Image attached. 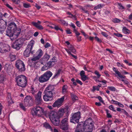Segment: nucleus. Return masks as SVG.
Segmentation results:
<instances>
[{"mask_svg":"<svg viewBox=\"0 0 132 132\" xmlns=\"http://www.w3.org/2000/svg\"><path fill=\"white\" fill-rule=\"evenodd\" d=\"M67 110L66 109L61 108L59 109L57 113L54 111H51L50 112L49 118L53 125L56 126L59 125L60 122V118L63 116Z\"/></svg>","mask_w":132,"mask_h":132,"instance_id":"1","label":"nucleus"},{"mask_svg":"<svg viewBox=\"0 0 132 132\" xmlns=\"http://www.w3.org/2000/svg\"><path fill=\"white\" fill-rule=\"evenodd\" d=\"M83 122L82 127L86 132H92L94 127L93 122L90 118H89Z\"/></svg>","mask_w":132,"mask_h":132,"instance_id":"2","label":"nucleus"},{"mask_svg":"<svg viewBox=\"0 0 132 132\" xmlns=\"http://www.w3.org/2000/svg\"><path fill=\"white\" fill-rule=\"evenodd\" d=\"M15 81L17 85L22 87H25L27 84V78L26 77L23 75H20L15 78Z\"/></svg>","mask_w":132,"mask_h":132,"instance_id":"3","label":"nucleus"},{"mask_svg":"<svg viewBox=\"0 0 132 132\" xmlns=\"http://www.w3.org/2000/svg\"><path fill=\"white\" fill-rule=\"evenodd\" d=\"M52 75V73L50 71H47L40 76L38 80L41 83L46 82L49 80Z\"/></svg>","mask_w":132,"mask_h":132,"instance_id":"4","label":"nucleus"},{"mask_svg":"<svg viewBox=\"0 0 132 132\" xmlns=\"http://www.w3.org/2000/svg\"><path fill=\"white\" fill-rule=\"evenodd\" d=\"M44 111L43 108L39 106H36L32 109L31 112L33 115L40 117L43 114Z\"/></svg>","mask_w":132,"mask_h":132,"instance_id":"5","label":"nucleus"},{"mask_svg":"<svg viewBox=\"0 0 132 132\" xmlns=\"http://www.w3.org/2000/svg\"><path fill=\"white\" fill-rule=\"evenodd\" d=\"M66 115V117L62 120L60 126V128L64 130H67L69 127L68 116L69 115V113L68 112H67Z\"/></svg>","mask_w":132,"mask_h":132,"instance_id":"6","label":"nucleus"},{"mask_svg":"<svg viewBox=\"0 0 132 132\" xmlns=\"http://www.w3.org/2000/svg\"><path fill=\"white\" fill-rule=\"evenodd\" d=\"M34 44V41H31L29 43L23 53L24 56L26 57H28L29 56L30 53L32 49Z\"/></svg>","mask_w":132,"mask_h":132,"instance_id":"7","label":"nucleus"},{"mask_svg":"<svg viewBox=\"0 0 132 132\" xmlns=\"http://www.w3.org/2000/svg\"><path fill=\"white\" fill-rule=\"evenodd\" d=\"M43 55L42 50L39 49L37 51L36 54L33 56V57L31 59L32 62L35 63V62H38V60Z\"/></svg>","mask_w":132,"mask_h":132,"instance_id":"8","label":"nucleus"},{"mask_svg":"<svg viewBox=\"0 0 132 132\" xmlns=\"http://www.w3.org/2000/svg\"><path fill=\"white\" fill-rule=\"evenodd\" d=\"M80 117V113L78 112L74 114L70 118V122L73 123L79 122V119Z\"/></svg>","mask_w":132,"mask_h":132,"instance_id":"9","label":"nucleus"},{"mask_svg":"<svg viewBox=\"0 0 132 132\" xmlns=\"http://www.w3.org/2000/svg\"><path fill=\"white\" fill-rule=\"evenodd\" d=\"M23 45L22 40L21 39L16 40L12 45V47L17 50H19Z\"/></svg>","mask_w":132,"mask_h":132,"instance_id":"10","label":"nucleus"},{"mask_svg":"<svg viewBox=\"0 0 132 132\" xmlns=\"http://www.w3.org/2000/svg\"><path fill=\"white\" fill-rule=\"evenodd\" d=\"M15 65L19 71L22 72L25 71V65L23 62L21 60H17L16 62Z\"/></svg>","mask_w":132,"mask_h":132,"instance_id":"11","label":"nucleus"},{"mask_svg":"<svg viewBox=\"0 0 132 132\" xmlns=\"http://www.w3.org/2000/svg\"><path fill=\"white\" fill-rule=\"evenodd\" d=\"M42 92L40 91L35 96V102L37 104L41 105L42 104L43 101L42 98Z\"/></svg>","mask_w":132,"mask_h":132,"instance_id":"12","label":"nucleus"},{"mask_svg":"<svg viewBox=\"0 0 132 132\" xmlns=\"http://www.w3.org/2000/svg\"><path fill=\"white\" fill-rule=\"evenodd\" d=\"M45 94L43 97L44 100L46 101H51L53 99L52 92L45 91Z\"/></svg>","mask_w":132,"mask_h":132,"instance_id":"13","label":"nucleus"},{"mask_svg":"<svg viewBox=\"0 0 132 132\" xmlns=\"http://www.w3.org/2000/svg\"><path fill=\"white\" fill-rule=\"evenodd\" d=\"M64 99V96H63L61 98L58 99L53 104L52 106L53 107H59L62 105V104Z\"/></svg>","mask_w":132,"mask_h":132,"instance_id":"14","label":"nucleus"},{"mask_svg":"<svg viewBox=\"0 0 132 132\" xmlns=\"http://www.w3.org/2000/svg\"><path fill=\"white\" fill-rule=\"evenodd\" d=\"M33 101L31 97L30 96H26L24 100V105L25 106H31V103Z\"/></svg>","mask_w":132,"mask_h":132,"instance_id":"15","label":"nucleus"},{"mask_svg":"<svg viewBox=\"0 0 132 132\" xmlns=\"http://www.w3.org/2000/svg\"><path fill=\"white\" fill-rule=\"evenodd\" d=\"M68 49H65V50L69 54H71V53H74L76 52V50L74 47L72 45H70L67 46Z\"/></svg>","mask_w":132,"mask_h":132,"instance_id":"16","label":"nucleus"},{"mask_svg":"<svg viewBox=\"0 0 132 132\" xmlns=\"http://www.w3.org/2000/svg\"><path fill=\"white\" fill-rule=\"evenodd\" d=\"M83 122H80L77 126L75 132H84V130L82 127Z\"/></svg>","mask_w":132,"mask_h":132,"instance_id":"17","label":"nucleus"},{"mask_svg":"<svg viewBox=\"0 0 132 132\" xmlns=\"http://www.w3.org/2000/svg\"><path fill=\"white\" fill-rule=\"evenodd\" d=\"M10 47L8 45H3V47L2 48V51L1 53H6L9 51L10 50Z\"/></svg>","mask_w":132,"mask_h":132,"instance_id":"18","label":"nucleus"},{"mask_svg":"<svg viewBox=\"0 0 132 132\" xmlns=\"http://www.w3.org/2000/svg\"><path fill=\"white\" fill-rule=\"evenodd\" d=\"M113 70L115 72L116 74L117 75V76L121 78L124 79L125 77V76L122 75L115 68H113Z\"/></svg>","mask_w":132,"mask_h":132,"instance_id":"19","label":"nucleus"},{"mask_svg":"<svg viewBox=\"0 0 132 132\" xmlns=\"http://www.w3.org/2000/svg\"><path fill=\"white\" fill-rule=\"evenodd\" d=\"M13 35L14 37H17L20 33L21 30L19 28L14 29L13 28Z\"/></svg>","mask_w":132,"mask_h":132,"instance_id":"20","label":"nucleus"},{"mask_svg":"<svg viewBox=\"0 0 132 132\" xmlns=\"http://www.w3.org/2000/svg\"><path fill=\"white\" fill-rule=\"evenodd\" d=\"M81 79L83 81H85L86 80L88 79V78L85 75V72L83 70L81 71L80 73Z\"/></svg>","mask_w":132,"mask_h":132,"instance_id":"21","label":"nucleus"},{"mask_svg":"<svg viewBox=\"0 0 132 132\" xmlns=\"http://www.w3.org/2000/svg\"><path fill=\"white\" fill-rule=\"evenodd\" d=\"M32 24L35 27L40 30H43V27L40 24H38L37 23L32 22Z\"/></svg>","mask_w":132,"mask_h":132,"instance_id":"22","label":"nucleus"},{"mask_svg":"<svg viewBox=\"0 0 132 132\" xmlns=\"http://www.w3.org/2000/svg\"><path fill=\"white\" fill-rule=\"evenodd\" d=\"M6 75L5 73H2L0 75V82L3 83L6 80Z\"/></svg>","mask_w":132,"mask_h":132,"instance_id":"23","label":"nucleus"},{"mask_svg":"<svg viewBox=\"0 0 132 132\" xmlns=\"http://www.w3.org/2000/svg\"><path fill=\"white\" fill-rule=\"evenodd\" d=\"M54 89L53 86L49 85L46 88L45 91L52 92L54 90Z\"/></svg>","mask_w":132,"mask_h":132,"instance_id":"24","label":"nucleus"},{"mask_svg":"<svg viewBox=\"0 0 132 132\" xmlns=\"http://www.w3.org/2000/svg\"><path fill=\"white\" fill-rule=\"evenodd\" d=\"M6 35L9 37H14L13 33H12L11 30H10L7 29L6 32Z\"/></svg>","mask_w":132,"mask_h":132,"instance_id":"25","label":"nucleus"},{"mask_svg":"<svg viewBox=\"0 0 132 132\" xmlns=\"http://www.w3.org/2000/svg\"><path fill=\"white\" fill-rule=\"evenodd\" d=\"M55 62H56V61H49L47 64L49 68H50L54 66L55 64Z\"/></svg>","mask_w":132,"mask_h":132,"instance_id":"26","label":"nucleus"},{"mask_svg":"<svg viewBox=\"0 0 132 132\" xmlns=\"http://www.w3.org/2000/svg\"><path fill=\"white\" fill-rule=\"evenodd\" d=\"M44 127L46 129H50L52 132L53 131V129L49 124L46 122H45L43 124Z\"/></svg>","mask_w":132,"mask_h":132,"instance_id":"27","label":"nucleus"},{"mask_svg":"<svg viewBox=\"0 0 132 132\" xmlns=\"http://www.w3.org/2000/svg\"><path fill=\"white\" fill-rule=\"evenodd\" d=\"M68 86L66 85H64L62 88V93L63 94H65L67 92Z\"/></svg>","mask_w":132,"mask_h":132,"instance_id":"28","label":"nucleus"},{"mask_svg":"<svg viewBox=\"0 0 132 132\" xmlns=\"http://www.w3.org/2000/svg\"><path fill=\"white\" fill-rule=\"evenodd\" d=\"M122 32L125 34H127L130 33L129 31L126 27H123L122 29Z\"/></svg>","mask_w":132,"mask_h":132,"instance_id":"29","label":"nucleus"},{"mask_svg":"<svg viewBox=\"0 0 132 132\" xmlns=\"http://www.w3.org/2000/svg\"><path fill=\"white\" fill-rule=\"evenodd\" d=\"M16 56L15 55L11 54L9 56V57L11 61H13L15 60Z\"/></svg>","mask_w":132,"mask_h":132,"instance_id":"30","label":"nucleus"},{"mask_svg":"<svg viewBox=\"0 0 132 132\" xmlns=\"http://www.w3.org/2000/svg\"><path fill=\"white\" fill-rule=\"evenodd\" d=\"M15 26L16 24L15 23L13 24L11 23L8 25L7 29L12 30H13V29H12V28L13 27V26L15 27Z\"/></svg>","mask_w":132,"mask_h":132,"instance_id":"31","label":"nucleus"},{"mask_svg":"<svg viewBox=\"0 0 132 132\" xmlns=\"http://www.w3.org/2000/svg\"><path fill=\"white\" fill-rule=\"evenodd\" d=\"M101 86V85H98L97 86H94L93 87V91L94 92L95 90L98 91L99 90V88Z\"/></svg>","mask_w":132,"mask_h":132,"instance_id":"32","label":"nucleus"},{"mask_svg":"<svg viewBox=\"0 0 132 132\" xmlns=\"http://www.w3.org/2000/svg\"><path fill=\"white\" fill-rule=\"evenodd\" d=\"M61 71V70L59 69L56 71L55 72V75L53 76V78H56L59 75Z\"/></svg>","mask_w":132,"mask_h":132,"instance_id":"33","label":"nucleus"},{"mask_svg":"<svg viewBox=\"0 0 132 132\" xmlns=\"http://www.w3.org/2000/svg\"><path fill=\"white\" fill-rule=\"evenodd\" d=\"M49 68L48 65H47V64L43 67L41 69L42 71H44L48 69Z\"/></svg>","mask_w":132,"mask_h":132,"instance_id":"34","label":"nucleus"},{"mask_svg":"<svg viewBox=\"0 0 132 132\" xmlns=\"http://www.w3.org/2000/svg\"><path fill=\"white\" fill-rule=\"evenodd\" d=\"M50 58V56L46 53L45 54L43 57V58L45 59V61H48Z\"/></svg>","mask_w":132,"mask_h":132,"instance_id":"35","label":"nucleus"},{"mask_svg":"<svg viewBox=\"0 0 132 132\" xmlns=\"http://www.w3.org/2000/svg\"><path fill=\"white\" fill-rule=\"evenodd\" d=\"M103 6V5H102L101 4H98L97 6H95L94 8V10H96L97 9H101L102 7Z\"/></svg>","mask_w":132,"mask_h":132,"instance_id":"36","label":"nucleus"},{"mask_svg":"<svg viewBox=\"0 0 132 132\" xmlns=\"http://www.w3.org/2000/svg\"><path fill=\"white\" fill-rule=\"evenodd\" d=\"M19 106L20 108L24 111H25L26 110V107L27 106H25L24 105V103H20L19 104Z\"/></svg>","mask_w":132,"mask_h":132,"instance_id":"37","label":"nucleus"},{"mask_svg":"<svg viewBox=\"0 0 132 132\" xmlns=\"http://www.w3.org/2000/svg\"><path fill=\"white\" fill-rule=\"evenodd\" d=\"M71 95L72 99L73 101H75L78 100V98L76 95L72 94Z\"/></svg>","mask_w":132,"mask_h":132,"instance_id":"38","label":"nucleus"},{"mask_svg":"<svg viewBox=\"0 0 132 132\" xmlns=\"http://www.w3.org/2000/svg\"><path fill=\"white\" fill-rule=\"evenodd\" d=\"M23 6L25 8H28L31 7L29 3H24L23 4Z\"/></svg>","mask_w":132,"mask_h":132,"instance_id":"39","label":"nucleus"},{"mask_svg":"<svg viewBox=\"0 0 132 132\" xmlns=\"http://www.w3.org/2000/svg\"><path fill=\"white\" fill-rule=\"evenodd\" d=\"M112 21L115 23H117L119 22L120 21V20L119 19L116 18L113 19Z\"/></svg>","mask_w":132,"mask_h":132,"instance_id":"40","label":"nucleus"},{"mask_svg":"<svg viewBox=\"0 0 132 132\" xmlns=\"http://www.w3.org/2000/svg\"><path fill=\"white\" fill-rule=\"evenodd\" d=\"M59 23L62 24H63L67 25V23L65 21L63 20H59Z\"/></svg>","mask_w":132,"mask_h":132,"instance_id":"41","label":"nucleus"},{"mask_svg":"<svg viewBox=\"0 0 132 132\" xmlns=\"http://www.w3.org/2000/svg\"><path fill=\"white\" fill-rule=\"evenodd\" d=\"M108 89L112 91H114L116 90L115 88L113 86H109L108 87Z\"/></svg>","mask_w":132,"mask_h":132,"instance_id":"42","label":"nucleus"},{"mask_svg":"<svg viewBox=\"0 0 132 132\" xmlns=\"http://www.w3.org/2000/svg\"><path fill=\"white\" fill-rule=\"evenodd\" d=\"M109 108L113 111L115 112L116 111L115 108L112 105H111L109 106Z\"/></svg>","mask_w":132,"mask_h":132,"instance_id":"43","label":"nucleus"},{"mask_svg":"<svg viewBox=\"0 0 132 132\" xmlns=\"http://www.w3.org/2000/svg\"><path fill=\"white\" fill-rule=\"evenodd\" d=\"M3 43L0 42V53H1L2 51V48L3 47Z\"/></svg>","mask_w":132,"mask_h":132,"instance_id":"44","label":"nucleus"},{"mask_svg":"<svg viewBox=\"0 0 132 132\" xmlns=\"http://www.w3.org/2000/svg\"><path fill=\"white\" fill-rule=\"evenodd\" d=\"M95 73L97 75V77L98 78H100L101 75L97 71H95Z\"/></svg>","mask_w":132,"mask_h":132,"instance_id":"45","label":"nucleus"},{"mask_svg":"<svg viewBox=\"0 0 132 132\" xmlns=\"http://www.w3.org/2000/svg\"><path fill=\"white\" fill-rule=\"evenodd\" d=\"M106 113L107 117L109 118H110L111 117V115L109 113V111L108 110H106Z\"/></svg>","mask_w":132,"mask_h":132,"instance_id":"46","label":"nucleus"},{"mask_svg":"<svg viewBox=\"0 0 132 132\" xmlns=\"http://www.w3.org/2000/svg\"><path fill=\"white\" fill-rule=\"evenodd\" d=\"M111 101L112 103L117 105H118L119 103V102L117 101H116L113 100H112Z\"/></svg>","mask_w":132,"mask_h":132,"instance_id":"47","label":"nucleus"},{"mask_svg":"<svg viewBox=\"0 0 132 132\" xmlns=\"http://www.w3.org/2000/svg\"><path fill=\"white\" fill-rule=\"evenodd\" d=\"M13 2L16 4H18L20 2V0H12Z\"/></svg>","mask_w":132,"mask_h":132,"instance_id":"48","label":"nucleus"},{"mask_svg":"<svg viewBox=\"0 0 132 132\" xmlns=\"http://www.w3.org/2000/svg\"><path fill=\"white\" fill-rule=\"evenodd\" d=\"M101 34L104 37H107L108 36V35H107L106 33L104 32H102Z\"/></svg>","mask_w":132,"mask_h":132,"instance_id":"49","label":"nucleus"},{"mask_svg":"<svg viewBox=\"0 0 132 132\" xmlns=\"http://www.w3.org/2000/svg\"><path fill=\"white\" fill-rule=\"evenodd\" d=\"M118 7L120 9H124V7L120 4H118Z\"/></svg>","mask_w":132,"mask_h":132,"instance_id":"50","label":"nucleus"},{"mask_svg":"<svg viewBox=\"0 0 132 132\" xmlns=\"http://www.w3.org/2000/svg\"><path fill=\"white\" fill-rule=\"evenodd\" d=\"M8 102L9 104H11L13 103L12 99L11 98V97H10V98H9L8 100Z\"/></svg>","mask_w":132,"mask_h":132,"instance_id":"51","label":"nucleus"},{"mask_svg":"<svg viewBox=\"0 0 132 132\" xmlns=\"http://www.w3.org/2000/svg\"><path fill=\"white\" fill-rule=\"evenodd\" d=\"M68 17L71 18L74 20H76V18L75 15H73L72 16H71V15H69Z\"/></svg>","mask_w":132,"mask_h":132,"instance_id":"52","label":"nucleus"},{"mask_svg":"<svg viewBox=\"0 0 132 132\" xmlns=\"http://www.w3.org/2000/svg\"><path fill=\"white\" fill-rule=\"evenodd\" d=\"M117 65L118 67H123V65L122 63L121 64L119 62H117Z\"/></svg>","mask_w":132,"mask_h":132,"instance_id":"53","label":"nucleus"},{"mask_svg":"<svg viewBox=\"0 0 132 132\" xmlns=\"http://www.w3.org/2000/svg\"><path fill=\"white\" fill-rule=\"evenodd\" d=\"M81 33L83 34V35L85 37L87 38L88 37V36L87 35H86L85 32L82 30L81 31Z\"/></svg>","mask_w":132,"mask_h":132,"instance_id":"54","label":"nucleus"},{"mask_svg":"<svg viewBox=\"0 0 132 132\" xmlns=\"http://www.w3.org/2000/svg\"><path fill=\"white\" fill-rule=\"evenodd\" d=\"M51 46V44L48 43H46L45 45V47L46 48H47L49 46Z\"/></svg>","mask_w":132,"mask_h":132,"instance_id":"55","label":"nucleus"},{"mask_svg":"<svg viewBox=\"0 0 132 132\" xmlns=\"http://www.w3.org/2000/svg\"><path fill=\"white\" fill-rule=\"evenodd\" d=\"M67 33L68 34H70L71 33V30L69 29H68L66 30Z\"/></svg>","mask_w":132,"mask_h":132,"instance_id":"56","label":"nucleus"},{"mask_svg":"<svg viewBox=\"0 0 132 132\" xmlns=\"http://www.w3.org/2000/svg\"><path fill=\"white\" fill-rule=\"evenodd\" d=\"M76 82L78 83V84H80V85H82V82H81V81L78 80V79H77L76 80Z\"/></svg>","mask_w":132,"mask_h":132,"instance_id":"57","label":"nucleus"},{"mask_svg":"<svg viewBox=\"0 0 132 132\" xmlns=\"http://www.w3.org/2000/svg\"><path fill=\"white\" fill-rule=\"evenodd\" d=\"M115 35L117 36L118 37H122V35L120 34H115Z\"/></svg>","mask_w":132,"mask_h":132,"instance_id":"58","label":"nucleus"},{"mask_svg":"<svg viewBox=\"0 0 132 132\" xmlns=\"http://www.w3.org/2000/svg\"><path fill=\"white\" fill-rule=\"evenodd\" d=\"M97 98L100 101L102 102H103V101L102 100V98L101 97L99 96Z\"/></svg>","mask_w":132,"mask_h":132,"instance_id":"59","label":"nucleus"},{"mask_svg":"<svg viewBox=\"0 0 132 132\" xmlns=\"http://www.w3.org/2000/svg\"><path fill=\"white\" fill-rule=\"evenodd\" d=\"M77 38L78 41V42H80L81 41V37L80 36H78L77 37Z\"/></svg>","mask_w":132,"mask_h":132,"instance_id":"60","label":"nucleus"},{"mask_svg":"<svg viewBox=\"0 0 132 132\" xmlns=\"http://www.w3.org/2000/svg\"><path fill=\"white\" fill-rule=\"evenodd\" d=\"M76 24L78 27H80L81 25L79 21H77L76 22Z\"/></svg>","mask_w":132,"mask_h":132,"instance_id":"61","label":"nucleus"},{"mask_svg":"<svg viewBox=\"0 0 132 132\" xmlns=\"http://www.w3.org/2000/svg\"><path fill=\"white\" fill-rule=\"evenodd\" d=\"M118 105L121 108H123L124 107V105L122 104L121 103L119 102L118 104Z\"/></svg>","mask_w":132,"mask_h":132,"instance_id":"62","label":"nucleus"},{"mask_svg":"<svg viewBox=\"0 0 132 132\" xmlns=\"http://www.w3.org/2000/svg\"><path fill=\"white\" fill-rule=\"evenodd\" d=\"M35 6L39 10L40 9V6H39L37 4H36Z\"/></svg>","mask_w":132,"mask_h":132,"instance_id":"63","label":"nucleus"},{"mask_svg":"<svg viewBox=\"0 0 132 132\" xmlns=\"http://www.w3.org/2000/svg\"><path fill=\"white\" fill-rule=\"evenodd\" d=\"M95 38L97 42H101V40H100V39L97 37L96 36L95 37Z\"/></svg>","mask_w":132,"mask_h":132,"instance_id":"64","label":"nucleus"}]
</instances>
